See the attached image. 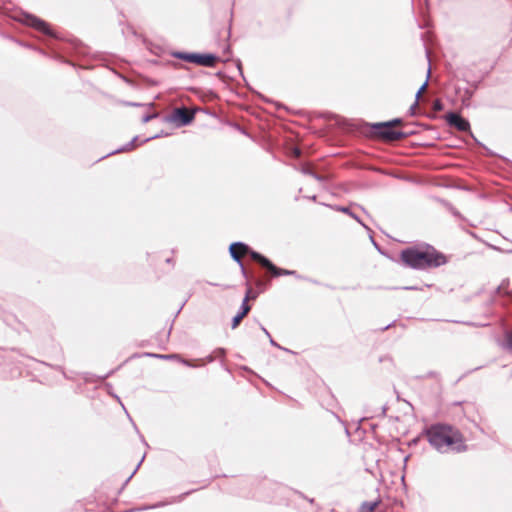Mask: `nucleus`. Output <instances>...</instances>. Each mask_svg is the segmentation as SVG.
<instances>
[{"label":"nucleus","mask_w":512,"mask_h":512,"mask_svg":"<svg viewBox=\"0 0 512 512\" xmlns=\"http://www.w3.org/2000/svg\"><path fill=\"white\" fill-rule=\"evenodd\" d=\"M256 285H257V287L262 288L263 283H262V281L257 280V281H256Z\"/></svg>","instance_id":"18"},{"label":"nucleus","mask_w":512,"mask_h":512,"mask_svg":"<svg viewBox=\"0 0 512 512\" xmlns=\"http://www.w3.org/2000/svg\"><path fill=\"white\" fill-rule=\"evenodd\" d=\"M428 442L439 452L465 449L464 437L455 427L448 424H433L425 431Z\"/></svg>","instance_id":"2"},{"label":"nucleus","mask_w":512,"mask_h":512,"mask_svg":"<svg viewBox=\"0 0 512 512\" xmlns=\"http://www.w3.org/2000/svg\"><path fill=\"white\" fill-rule=\"evenodd\" d=\"M246 287H247V289H246L245 297L243 300L245 302L255 300L258 297V292L255 291L249 283L246 284Z\"/></svg>","instance_id":"10"},{"label":"nucleus","mask_w":512,"mask_h":512,"mask_svg":"<svg viewBox=\"0 0 512 512\" xmlns=\"http://www.w3.org/2000/svg\"><path fill=\"white\" fill-rule=\"evenodd\" d=\"M446 120H447L449 125L457 128L461 132H466V131H468L470 129L469 122L466 119L462 118L457 113H449V114H447L446 115Z\"/></svg>","instance_id":"9"},{"label":"nucleus","mask_w":512,"mask_h":512,"mask_svg":"<svg viewBox=\"0 0 512 512\" xmlns=\"http://www.w3.org/2000/svg\"><path fill=\"white\" fill-rule=\"evenodd\" d=\"M229 251L231 257L238 263H241L242 258L246 255L251 256L252 253H257L256 251H252L246 244L241 242L232 243L229 247Z\"/></svg>","instance_id":"7"},{"label":"nucleus","mask_w":512,"mask_h":512,"mask_svg":"<svg viewBox=\"0 0 512 512\" xmlns=\"http://www.w3.org/2000/svg\"><path fill=\"white\" fill-rule=\"evenodd\" d=\"M146 355L155 357V358H161V359H177L178 358V355H176V354L162 355V354L146 353Z\"/></svg>","instance_id":"12"},{"label":"nucleus","mask_w":512,"mask_h":512,"mask_svg":"<svg viewBox=\"0 0 512 512\" xmlns=\"http://www.w3.org/2000/svg\"><path fill=\"white\" fill-rule=\"evenodd\" d=\"M251 258L260 264L263 268L267 269L273 277L296 275V271L276 267L269 259L260 253H252Z\"/></svg>","instance_id":"6"},{"label":"nucleus","mask_w":512,"mask_h":512,"mask_svg":"<svg viewBox=\"0 0 512 512\" xmlns=\"http://www.w3.org/2000/svg\"><path fill=\"white\" fill-rule=\"evenodd\" d=\"M250 310H251V306L248 304V302H245L243 300V303L241 306V312H239L241 314V316L246 317L247 314L250 312Z\"/></svg>","instance_id":"13"},{"label":"nucleus","mask_w":512,"mask_h":512,"mask_svg":"<svg viewBox=\"0 0 512 512\" xmlns=\"http://www.w3.org/2000/svg\"><path fill=\"white\" fill-rule=\"evenodd\" d=\"M508 344L512 348V333L508 336Z\"/></svg>","instance_id":"16"},{"label":"nucleus","mask_w":512,"mask_h":512,"mask_svg":"<svg viewBox=\"0 0 512 512\" xmlns=\"http://www.w3.org/2000/svg\"><path fill=\"white\" fill-rule=\"evenodd\" d=\"M174 56L186 62L195 63L204 67H214L220 59L212 54H197V53H175Z\"/></svg>","instance_id":"4"},{"label":"nucleus","mask_w":512,"mask_h":512,"mask_svg":"<svg viewBox=\"0 0 512 512\" xmlns=\"http://www.w3.org/2000/svg\"><path fill=\"white\" fill-rule=\"evenodd\" d=\"M402 121L400 119H394L389 122L378 123L374 127L379 137L386 141H396L404 137V133L394 128L400 126Z\"/></svg>","instance_id":"3"},{"label":"nucleus","mask_w":512,"mask_h":512,"mask_svg":"<svg viewBox=\"0 0 512 512\" xmlns=\"http://www.w3.org/2000/svg\"><path fill=\"white\" fill-rule=\"evenodd\" d=\"M242 272H243L244 275L246 274V271H245L243 266H242Z\"/></svg>","instance_id":"21"},{"label":"nucleus","mask_w":512,"mask_h":512,"mask_svg":"<svg viewBox=\"0 0 512 512\" xmlns=\"http://www.w3.org/2000/svg\"><path fill=\"white\" fill-rule=\"evenodd\" d=\"M435 109H437V110L441 109V105H440V103H439V102H436V103H435Z\"/></svg>","instance_id":"19"},{"label":"nucleus","mask_w":512,"mask_h":512,"mask_svg":"<svg viewBox=\"0 0 512 512\" xmlns=\"http://www.w3.org/2000/svg\"><path fill=\"white\" fill-rule=\"evenodd\" d=\"M401 262L410 268L425 270L447 263V257L430 245L413 246L400 252Z\"/></svg>","instance_id":"1"},{"label":"nucleus","mask_w":512,"mask_h":512,"mask_svg":"<svg viewBox=\"0 0 512 512\" xmlns=\"http://www.w3.org/2000/svg\"><path fill=\"white\" fill-rule=\"evenodd\" d=\"M380 501L365 502L360 507V512H374L379 506Z\"/></svg>","instance_id":"11"},{"label":"nucleus","mask_w":512,"mask_h":512,"mask_svg":"<svg viewBox=\"0 0 512 512\" xmlns=\"http://www.w3.org/2000/svg\"><path fill=\"white\" fill-rule=\"evenodd\" d=\"M300 154H301V152H300V150H299V149H297V148H296V149H294V155H295L296 157H299V156H300Z\"/></svg>","instance_id":"17"},{"label":"nucleus","mask_w":512,"mask_h":512,"mask_svg":"<svg viewBox=\"0 0 512 512\" xmlns=\"http://www.w3.org/2000/svg\"><path fill=\"white\" fill-rule=\"evenodd\" d=\"M427 82H425L420 88L419 90L417 91V94H416V98L417 100L422 96L423 93H425L426 89H427Z\"/></svg>","instance_id":"15"},{"label":"nucleus","mask_w":512,"mask_h":512,"mask_svg":"<svg viewBox=\"0 0 512 512\" xmlns=\"http://www.w3.org/2000/svg\"><path fill=\"white\" fill-rule=\"evenodd\" d=\"M243 316H241L240 313H238L234 318H233V321H232V329H235L239 326V324L241 323V321L243 320Z\"/></svg>","instance_id":"14"},{"label":"nucleus","mask_w":512,"mask_h":512,"mask_svg":"<svg viewBox=\"0 0 512 512\" xmlns=\"http://www.w3.org/2000/svg\"><path fill=\"white\" fill-rule=\"evenodd\" d=\"M23 22L26 25L31 26V27L35 28L36 30H38L48 36H51V37L53 36V33H52L50 27L48 26V24L33 15H28V14L24 15Z\"/></svg>","instance_id":"8"},{"label":"nucleus","mask_w":512,"mask_h":512,"mask_svg":"<svg viewBox=\"0 0 512 512\" xmlns=\"http://www.w3.org/2000/svg\"><path fill=\"white\" fill-rule=\"evenodd\" d=\"M153 117H154V116H146V117L144 118V122L149 121V120H150V119H152Z\"/></svg>","instance_id":"20"},{"label":"nucleus","mask_w":512,"mask_h":512,"mask_svg":"<svg viewBox=\"0 0 512 512\" xmlns=\"http://www.w3.org/2000/svg\"><path fill=\"white\" fill-rule=\"evenodd\" d=\"M196 111L195 108H175L170 115V121L178 127L189 125L194 120Z\"/></svg>","instance_id":"5"}]
</instances>
